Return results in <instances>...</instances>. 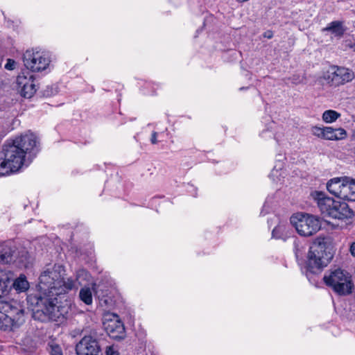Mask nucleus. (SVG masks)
Listing matches in <instances>:
<instances>
[{"instance_id": "nucleus-6", "label": "nucleus", "mask_w": 355, "mask_h": 355, "mask_svg": "<svg viewBox=\"0 0 355 355\" xmlns=\"http://www.w3.org/2000/svg\"><path fill=\"white\" fill-rule=\"evenodd\" d=\"M333 258L331 250L324 241L314 242L308 253V268L312 272L326 267Z\"/></svg>"}, {"instance_id": "nucleus-3", "label": "nucleus", "mask_w": 355, "mask_h": 355, "mask_svg": "<svg viewBox=\"0 0 355 355\" xmlns=\"http://www.w3.org/2000/svg\"><path fill=\"white\" fill-rule=\"evenodd\" d=\"M317 202L321 214L326 217L343 220L352 217L353 211L345 202L336 200L324 192L315 191L311 193Z\"/></svg>"}, {"instance_id": "nucleus-13", "label": "nucleus", "mask_w": 355, "mask_h": 355, "mask_svg": "<svg viewBox=\"0 0 355 355\" xmlns=\"http://www.w3.org/2000/svg\"><path fill=\"white\" fill-rule=\"evenodd\" d=\"M347 176L336 177L330 179L327 183V189L334 196L344 199L347 182Z\"/></svg>"}, {"instance_id": "nucleus-10", "label": "nucleus", "mask_w": 355, "mask_h": 355, "mask_svg": "<svg viewBox=\"0 0 355 355\" xmlns=\"http://www.w3.org/2000/svg\"><path fill=\"white\" fill-rule=\"evenodd\" d=\"M103 327L107 334L112 338H123L125 328L118 315L107 313L103 316Z\"/></svg>"}, {"instance_id": "nucleus-22", "label": "nucleus", "mask_w": 355, "mask_h": 355, "mask_svg": "<svg viewBox=\"0 0 355 355\" xmlns=\"http://www.w3.org/2000/svg\"><path fill=\"white\" fill-rule=\"evenodd\" d=\"M80 300L87 305H91L93 302L92 291L90 287L84 286L79 292Z\"/></svg>"}, {"instance_id": "nucleus-26", "label": "nucleus", "mask_w": 355, "mask_h": 355, "mask_svg": "<svg viewBox=\"0 0 355 355\" xmlns=\"http://www.w3.org/2000/svg\"><path fill=\"white\" fill-rule=\"evenodd\" d=\"M105 355H120L119 347L116 345H112L107 346L105 349Z\"/></svg>"}, {"instance_id": "nucleus-28", "label": "nucleus", "mask_w": 355, "mask_h": 355, "mask_svg": "<svg viewBox=\"0 0 355 355\" xmlns=\"http://www.w3.org/2000/svg\"><path fill=\"white\" fill-rule=\"evenodd\" d=\"M15 65L16 62L13 60L8 59L5 64V68L8 70H12L15 69Z\"/></svg>"}, {"instance_id": "nucleus-35", "label": "nucleus", "mask_w": 355, "mask_h": 355, "mask_svg": "<svg viewBox=\"0 0 355 355\" xmlns=\"http://www.w3.org/2000/svg\"><path fill=\"white\" fill-rule=\"evenodd\" d=\"M275 139L277 141H279V136H277V135H275Z\"/></svg>"}, {"instance_id": "nucleus-11", "label": "nucleus", "mask_w": 355, "mask_h": 355, "mask_svg": "<svg viewBox=\"0 0 355 355\" xmlns=\"http://www.w3.org/2000/svg\"><path fill=\"white\" fill-rule=\"evenodd\" d=\"M17 90L24 98L32 97L37 91L33 75L29 72L21 73L16 80Z\"/></svg>"}, {"instance_id": "nucleus-8", "label": "nucleus", "mask_w": 355, "mask_h": 355, "mask_svg": "<svg viewBox=\"0 0 355 355\" xmlns=\"http://www.w3.org/2000/svg\"><path fill=\"white\" fill-rule=\"evenodd\" d=\"M352 70L337 65H331L323 69L320 80L330 87H338L354 78Z\"/></svg>"}, {"instance_id": "nucleus-2", "label": "nucleus", "mask_w": 355, "mask_h": 355, "mask_svg": "<svg viewBox=\"0 0 355 355\" xmlns=\"http://www.w3.org/2000/svg\"><path fill=\"white\" fill-rule=\"evenodd\" d=\"M37 143L36 135L29 131L6 141L0 153V175L18 171L26 155L34 150Z\"/></svg>"}, {"instance_id": "nucleus-34", "label": "nucleus", "mask_w": 355, "mask_h": 355, "mask_svg": "<svg viewBox=\"0 0 355 355\" xmlns=\"http://www.w3.org/2000/svg\"><path fill=\"white\" fill-rule=\"evenodd\" d=\"M352 139L353 141H355V130L352 132Z\"/></svg>"}, {"instance_id": "nucleus-31", "label": "nucleus", "mask_w": 355, "mask_h": 355, "mask_svg": "<svg viewBox=\"0 0 355 355\" xmlns=\"http://www.w3.org/2000/svg\"><path fill=\"white\" fill-rule=\"evenodd\" d=\"M345 46L355 51V44H352L351 41H345Z\"/></svg>"}, {"instance_id": "nucleus-20", "label": "nucleus", "mask_w": 355, "mask_h": 355, "mask_svg": "<svg viewBox=\"0 0 355 355\" xmlns=\"http://www.w3.org/2000/svg\"><path fill=\"white\" fill-rule=\"evenodd\" d=\"M13 288L19 293L25 292L29 288V283L24 275H21L13 283Z\"/></svg>"}, {"instance_id": "nucleus-1", "label": "nucleus", "mask_w": 355, "mask_h": 355, "mask_svg": "<svg viewBox=\"0 0 355 355\" xmlns=\"http://www.w3.org/2000/svg\"><path fill=\"white\" fill-rule=\"evenodd\" d=\"M64 270L62 266L55 265L44 270L39 278L38 289L43 295L37 301L35 317L42 313L44 318L53 321H60L67 313L68 308L60 304L55 296L64 295L76 287L71 278H63Z\"/></svg>"}, {"instance_id": "nucleus-25", "label": "nucleus", "mask_w": 355, "mask_h": 355, "mask_svg": "<svg viewBox=\"0 0 355 355\" xmlns=\"http://www.w3.org/2000/svg\"><path fill=\"white\" fill-rule=\"evenodd\" d=\"M282 163H279L278 168H277V166H275L272 170L270 178L272 181L279 182L281 180V178H283L285 173L282 170Z\"/></svg>"}, {"instance_id": "nucleus-4", "label": "nucleus", "mask_w": 355, "mask_h": 355, "mask_svg": "<svg viewBox=\"0 0 355 355\" xmlns=\"http://www.w3.org/2000/svg\"><path fill=\"white\" fill-rule=\"evenodd\" d=\"M24 321V311L16 302H0V330L13 331Z\"/></svg>"}, {"instance_id": "nucleus-33", "label": "nucleus", "mask_w": 355, "mask_h": 355, "mask_svg": "<svg viewBox=\"0 0 355 355\" xmlns=\"http://www.w3.org/2000/svg\"><path fill=\"white\" fill-rule=\"evenodd\" d=\"M265 37L270 39L272 37V34L271 33H266Z\"/></svg>"}, {"instance_id": "nucleus-19", "label": "nucleus", "mask_w": 355, "mask_h": 355, "mask_svg": "<svg viewBox=\"0 0 355 355\" xmlns=\"http://www.w3.org/2000/svg\"><path fill=\"white\" fill-rule=\"evenodd\" d=\"M344 200L355 201V179L347 176Z\"/></svg>"}, {"instance_id": "nucleus-17", "label": "nucleus", "mask_w": 355, "mask_h": 355, "mask_svg": "<svg viewBox=\"0 0 355 355\" xmlns=\"http://www.w3.org/2000/svg\"><path fill=\"white\" fill-rule=\"evenodd\" d=\"M10 279L11 275L8 271L0 269V299L8 294Z\"/></svg>"}, {"instance_id": "nucleus-29", "label": "nucleus", "mask_w": 355, "mask_h": 355, "mask_svg": "<svg viewBox=\"0 0 355 355\" xmlns=\"http://www.w3.org/2000/svg\"><path fill=\"white\" fill-rule=\"evenodd\" d=\"M157 132H153L152 133L151 138H150V141L153 144H155L157 143Z\"/></svg>"}, {"instance_id": "nucleus-14", "label": "nucleus", "mask_w": 355, "mask_h": 355, "mask_svg": "<svg viewBox=\"0 0 355 355\" xmlns=\"http://www.w3.org/2000/svg\"><path fill=\"white\" fill-rule=\"evenodd\" d=\"M292 232L288 225L285 223H279L272 232V236L275 239L286 241L291 236Z\"/></svg>"}, {"instance_id": "nucleus-12", "label": "nucleus", "mask_w": 355, "mask_h": 355, "mask_svg": "<svg viewBox=\"0 0 355 355\" xmlns=\"http://www.w3.org/2000/svg\"><path fill=\"white\" fill-rule=\"evenodd\" d=\"M77 355H101L98 341L93 337L84 336L76 345Z\"/></svg>"}, {"instance_id": "nucleus-5", "label": "nucleus", "mask_w": 355, "mask_h": 355, "mask_svg": "<svg viewBox=\"0 0 355 355\" xmlns=\"http://www.w3.org/2000/svg\"><path fill=\"white\" fill-rule=\"evenodd\" d=\"M323 281L339 295H347L352 292L354 284L352 276L343 269L338 268L329 270L324 275Z\"/></svg>"}, {"instance_id": "nucleus-24", "label": "nucleus", "mask_w": 355, "mask_h": 355, "mask_svg": "<svg viewBox=\"0 0 355 355\" xmlns=\"http://www.w3.org/2000/svg\"><path fill=\"white\" fill-rule=\"evenodd\" d=\"M310 131L313 136L326 140L327 126L314 125L311 128Z\"/></svg>"}, {"instance_id": "nucleus-18", "label": "nucleus", "mask_w": 355, "mask_h": 355, "mask_svg": "<svg viewBox=\"0 0 355 355\" xmlns=\"http://www.w3.org/2000/svg\"><path fill=\"white\" fill-rule=\"evenodd\" d=\"M14 251L8 243H1L0 261L8 263L12 261Z\"/></svg>"}, {"instance_id": "nucleus-36", "label": "nucleus", "mask_w": 355, "mask_h": 355, "mask_svg": "<svg viewBox=\"0 0 355 355\" xmlns=\"http://www.w3.org/2000/svg\"><path fill=\"white\" fill-rule=\"evenodd\" d=\"M25 254V259H26L27 252H24Z\"/></svg>"}, {"instance_id": "nucleus-27", "label": "nucleus", "mask_w": 355, "mask_h": 355, "mask_svg": "<svg viewBox=\"0 0 355 355\" xmlns=\"http://www.w3.org/2000/svg\"><path fill=\"white\" fill-rule=\"evenodd\" d=\"M50 355H63L62 350L60 346L57 345H50Z\"/></svg>"}, {"instance_id": "nucleus-9", "label": "nucleus", "mask_w": 355, "mask_h": 355, "mask_svg": "<svg viewBox=\"0 0 355 355\" xmlns=\"http://www.w3.org/2000/svg\"><path fill=\"white\" fill-rule=\"evenodd\" d=\"M24 66L33 72H40L47 69L50 58L47 53L37 49H28L23 55Z\"/></svg>"}, {"instance_id": "nucleus-15", "label": "nucleus", "mask_w": 355, "mask_h": 355, "mask_svg": "<svg viewBox=\"0 0 355 355\" xmlns=\"http://www.w3.org/2000/svg\"><path fill=\"white\" fill-rule=\"evenodd\" d=\"M326 140L338 141L345 139L347 133L343 128H334L331 126H327Z\"/></svg>"}, {"instance_id": "nucleus-32", "label": "nucleus", "mask_w": 355, "mask_h": 355, "mask_svg": "<svg viewBox=\"0 0 355 355\" xmlns=\"http://www.w3.org/2000/svg\"><path fill=\"white\" fill-rule=\"evenodd\" d=\"M24 255L21 256V257H23ZM22 258H20V260L19 261V262L21 263V266L25 267V268H28V264L30 263V261H27V262H24V261L21 259Z\"/></svg>"}, {"instance_id": "nucleus-23", "label": "nucleus", "mask_w": 355, "mask_h": 355, "mask_svg": "<svg viewBox=\"0 0 355 355\" xmlns=\"http://www.w3.org/2000/svg\"><path fill=\"white\" fill-rule=\"evenodd\" d=\"M340 116V114L336 110H328L322 113V119L326 123H332L335 122Z\"/></svg>"}, {"instance_id": "nucleus-30", "label": "nucleus", "mask_w": 355, "mask_h": 355, "mask_svg": "<svg viewBox=\"0 0 355 355\" xmlns=\"http://www.w3.org/2000/svg\"><path fill=\"white\" fill-rule=\"evenodd\" d=\"M349 252L351 254L355 257V242L352 243L349 247Z\"/></svg>"}, {"instance_id": "nucleus-16", "label": "nucleus", "mask_w": 355, "mask_h": 355, "mask_svg": "<svg viewBox=\"0 0 355 355\" xmlns=\"http://www.w3.org/2000/svg\"><path fill=\"white\" fill-rule=\"evenodd\" d=\"M346 31L343 21H334L329 23L325 28H322V31H328L333 34L334 36L340 37Z\"/></svg>"}, {"instance_id": "nucleus-7", "label": "nucleus", "mask_w": 355, "mask_h": 355, "mask_svg": "<svg viewBox=\"0 0 355 355\" xmlns=\"http://www.w3.org/2000/svg\"><path fill=\"white\" fill-rule=\"evenodd\" d=\"M296 232L302 236L309 237L315 234L321 228L320 218L306 213H296L290 218Z\"/></svg>"}, {"instance_id": "nucleus-21", "label": "nucleus", "mask_w": 355, "mask_h": 355, "mask_svg": "<svg viewBox=\"0 0 355 355\" xmlns=\"http://www.w3.org/2000/svg\"><path fill=\"white\" fill-rule=\"evenodd\" d=\"M90 275L87 271L84 269L78 270L76 273V279H72L76 284V287L74 289H78V286L83 285L85 282H88L89 281ZM73 290V288L72 289Z\"/></svg>"}]
</instances>
